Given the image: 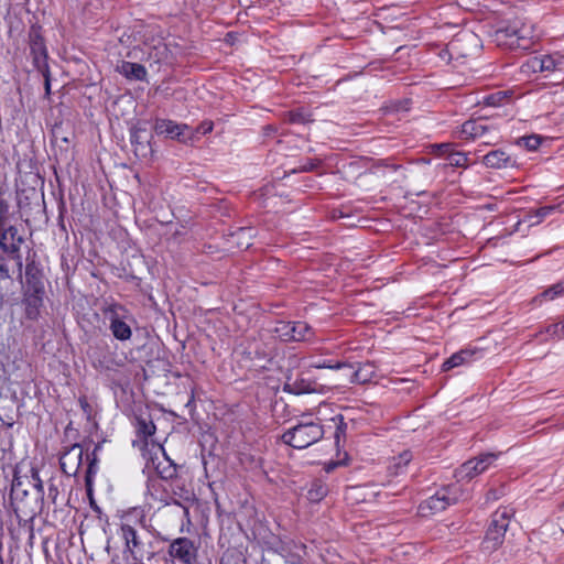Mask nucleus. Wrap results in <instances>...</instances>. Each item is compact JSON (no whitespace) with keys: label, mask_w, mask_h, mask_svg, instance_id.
Returning a JSON list of instances; mask_svg holds the SVG:
<instances>
[{"label":"nucleus","mask_w":564,"mask_h":564,"mask_svg":"<svg viewBox=\"0 0 564 564\" xmlns=\"http://www.w3.org/2000/svg\"><path fill=\"white\" fill-rule=\"evenodd\" d=\"M494 37L499 46L528 50L534 37V29L533 25L525 23L522 19L516 18L497 29Z\"/></svg>","instance_id":"1"},{"label":"nucleus","mask_w":564,"mask_h":564,"mask_svg":"<svg viewBox=\"0 0 564 564\" xmlns=\"http://www.w3.org/2000/svg\"><path fill=\"white\" fill-rule=\"evenodd\" d=\"M45 288L41 271L34 262L25 267V286L23 303L25 305V316L29 319H36L40 315V308L43 305Z\"/></svg>","instance_id":"2"},{"label":"nucleus","mask_w":564,"mask_h":564,"mask_svg":"<svg viewBox=\"0 0 564 564\" xmlns=\"http://www.w3.org/2000/svg\"><path fill=\"white\" fill-rule=\"evenodd\" d=\"M324 435L318 422H301L282 435V441L294 448H306L318 442Z\"/></svg>","instance_id":"3"},{"label":"nucleus","mask_w":564,"mask_h":564,"mask_svg":"<svg viewBox=\"0 0 564 564\" xmlns=\"http://www.w3.org/2000/svg\"><path fill=\"white\" fill-rule=\"evenodd\" d=\"M512 514V510L508 508L498 509L492 514L491 522L482 542V550L485 552L491 553L502 544L509 525V519Z\"/></svg>","instance_id":"4"},{"label":"nucleus","mask_w":564,"mask_h":564,"mask_svg":"<svg viewBox=\"0 0 564 564\" xmlns=\"http://www.w3.org/2000/svg\"><path fill=\"white\" fill-rule=\"evenodd\" d=\"M462 494L455 486L446 487L429 497L420 503L419 512L423 517L444 511L449 505L456 503L460 499Z\"/></svg>","instance_id":"5"},{"label":"nucleus","mask_w":564,"mask_h":564,"mask_svg":"<svg viewBox=\"0 0 564 564\" xmlns=\"http://www.w3.org/2000/svg\"><path fill=\"white\" fill-rule=\"evenodd\" d=\"M121 536L124 540V554L134 562H141L149 553L145 549L144 530L139 531L131 524L123 523L120 528Z\"/></svg>","instance_id":"6"},{"label":"nucleus","mask_w":564,"mask_h":564,"mask_svg":"<svg viewBox=\"0 0 564 564\" xmlns=\"http://www.w3.org/2000/svg\"><path fill=\"white\" fill-rule=\"evenodd\" d=\"M24 237L13 224L0 226V249L15 261L19 271H22L21 246Z\"/></svg>","instance_id":"7"},{"label":"nucleus","mask_w":564,"mask_h":564,"mask_svg":"<svg viewBox=\"0 0 564 564\" xmlns=\"http://www.w3.org/2000/svg\"><path fill=\"white\" fill-rule=\"evenodd\" d=\"M523 72L564 73V54L554 52L530 57L523 65Z\"/></svg>","instance_id":"8"},{"label":"nucleus","mask_w":564,"mask_h":564,"mask_svg":"<svg viewBox=\"0 0 564 564\" xmlns=\"http://www.w3.org/2000/svg\"><path fill=\"white\" fill-rule=\"evenodd\" d=\"M499 454L485 453L474 457L459 466L455 471L458 481H469L485 473L498 458Z\"/></svg>","instance_id":"9"},{"label":"nucleus","mask_w":564,"mask_h":564,"mask_svg":"<svg viewBox=\"0 0 564 564\" xmlns=\"http://www.w3.org/2000/svg\"><path fill=\"white\" fill-rule=\"evenodd\" d=\"M123 311V307L117 304L109 305L104 311L106 317L109 319V329L113 337L121 341L130 339L132 335L131 327L121 315V312Z\"/></svg>","instance_id":"10"},{"label":"nucleus","mask_w":564,"mask_h":564,"mask_svg":"<svg viewBox=\"0 0 564 564\" xmlns=\"http://www.w3.org/2000/svg\"><path fill=\"white\" fill-rule=\"evenodd\" d=\"M34 178V184L29 185L26 178H20L15 183L17 189V204L21 212L31 208L33 204L39 205L40 193L37 191V181Z\"/></svg>","instance_id":"11"},{"label":"nucleus","mask_w":564,"mask_h":564,"mask_svg":"<svg viewBox=\"0 0 564 564\" xmlns=\"http://www.w3.org/2000/svg\"><path fill=\"white\" fill-rule=\"evenodd\" d=\"M83 454L84 451L79 444L68 447L59 458L63 473L67 476H75L82 466Z\"/></svg>","instance_id":"12"},{"label":"nucleus","mask_w":564,"mask_h":564,"mask_svg":"<svg viewBox=\"0 0 564 564\" xmlns=\"http://www.w3.org/2000/svg\"><path fill=\"white\" fill-rule=\"evenodd\" d=\"M169 554L184 564H192L196 557V549L189 539L177 538L170 544Z\"/></svg>","instance_id":"13"},{"label":"nucleus","mask_w":564,"mask_h":564,"mask_svg":"<svg viewBox=\"0 0 564 564\" xmlns=\"http://www.w3.org/2000/svg\"><path fill=\"white\" fill-rule=\"evenodd\" d=\"M491 130L492 127L487 124L482 119H471L464 122L456 133L459 139L475 140L487 137Z\"/></svg>","instance_id":"14"},{"label":"nucleus","mask_w":564,"mask_h":564,"mask_svg":"<svg viewBox=\"0 0 564 564\" xmlns=\"http://www.w3.org/2000/svg\"><path fill=\"white\" fill-rule=\"evenodd\" d=\"M189 128L187 124L177 123L169 119H156L154 123V131L159 135H165L171 139H177L184 141L186 138V131Z\"/></svg>","instance_id":"15"},{"label":"nucleus","mask_w":564,"mask_h":564,"mask_svg":"<svg viewBox=\"0 0 564 564\" xmlns=\"http://www.w3.org/2000/svg\"><path fill=\"white\" fill-rule=\"evenodd\" d=\"M449 147L451 145L447 143H442V144L437 145V149L441 151L442 154H446V153H448V154L444 159V162L440 163L437 165L438 170L436 171V173L446 174V175L454 174V173H456L455 167L466 165L467 158L465 156V154L459 153V152L451 153Z\"/></svg>","instance_id":"16"},{"label":"nucleus","mask_w":564,"mask_h":564,"mask_svg":"<svg viewBox=\"0 0 564 564\" xmlns=\"http://www.w3.org/2000/svg\"><path fill=\"white\" fill-rule=\"evenodd\" d=\"M151 135L145 126H134L130 131V140L134 147V152L139 156H148L152 153L150 143Z\"/></svg>","instance_id":"17"},{"label":"nucleus","mask_w":564,"mask_h":564,"mask_svg":"<svg viewBox=\"0 0 564 564\" xmlns=\"http://www.w3.org/2000/svg\"><path fill=\"white\" fill-rule=\"evenodd\" d=\"M283 390L293 394L315 393L319 391V386L316 381L303 376H288Z\"/></svg>","instance_id":"18"},{"label":"nucleus","mask_w":564,"mask_h":564,"mask_svg":"<svg viewBox=\"0 0 564 564\" xmlns=\"http://www.w3.org/2000/svg\"><path fill=\"white\" fill-rule=\"evenodd\" d=\"M278 552L284 557L286 563L302 564L306 556V545L293 540L281 542Z\"/></svg>","instance_id":"19"},{"label":"nucleus","mask_w":564,"mask_h":564,"mask_svg":"<svg viewBox=\"0 0 564 564\" xmlns=\"http://www.w3.org/2000/svg\"><path fill=\"white\" fill-rule=\"evenodd\" d=\"M30 48H31V54L33 55V61H34L36 68L40 72L46 70L47 69L46 47H45L43 37L37 32H32L30 34Z\"/></svg>","instance_id":"20"},{"label":"nucleus","mask_w":564,"mask_h":564,"mask_svg":"<svg viewBox=\"0 0 564 564\" xmlns=\"http://www.w3.org/2000/svg\"><path fill=\"white\" fill-rule=\"evenodd\" d=\"M484 164L492 169H509L518 166L517 161L505 151L495 150L484 156Z\"/></svg>","instance_id":"21"},{"label":"nucleus","mask_w":564,"mask_h":564,"mask_svg":"<svg viewBox=\"0 0 564 564\" xmlns=\"http://www.w3.org/2000/svg\"><path fill=\"white\" fill-rule=\"evenodd\" d=\"M479 350L477 348H466L462 349L458 352L453 354L448 359H446L442 365L443 371H448L453 368L462 366L464 364L473 360L474 356L477 355Z\"/></svg>","instance_id":"22"},{"label":"nucleus","mask_w":564,"mask_h":564,"mask_svg":"<svg viewBox=\"0 0 564 564\" xmlns=\"http://www.w3.org/2000/svg\"><path fill=\"white\" fill-rule=\"evenodd\" d=\"M116 70L128 79L144 80L147 69L143 65L122 61L116 66Z\"/></svg>","instance_id":"23"},{"label":"nucleus","mask_w":564,"mask_h":564,"mask_svg":"<svg viewBox=\"0 0 564 564\" xmlns=\"http://www.w3.org/2000/svg\"><path fill=\"white\" fill-rule=\"evenodd\" d=\"M315 336L313 328L305 322H292L290 341H311Z\"/></svg>","instance_id":"24"},{"label":"nucleus","mask_w":564,"mask_h":564,"mask_svg":"<svg viewBox=\"0 0 564 564\" xmlns=\"http://www.w3.org/2000/svg\"><path fill=\"white\" fill-rule=\"evenodd\" d=\"M376 375L375 366L370 362L362 364L350 376L351 383L365 384L372 380Z\"/></svg>","instance_id":"25"},{"label":"nucleus","mask_w":564,"mask_h":564,"mask_svg":"<svg viewBox=\"0 0 564 564\" xmlns=\"http://www.w3.org/2000/svg\"><path fill=\"white\" fill-rule=\"evenodd\" d=\"M177 489H178V491L176 489H174L173 494L175 496H177L180 499L178 500L175 499L173 501V503L182 507L184 509L185 516H188L189 510H188V506H186V505L193 503L195 501V495L192 491L184 489L183 487H177Z\"/></svg>","instance_id":"26"},{"label":"nucleus","mask_w":564,"mask_h":564,"mask_svg":"<svg viewBox=\"0 0 564 564\" xmlns=\"http://www.w3.org/2000/svg\"><path fill=\"white\" fill-rule=\"evenodd\" d=\"M544 139L539 134L524 135L516 140L519 148H523L529 152L536 151Z\"/></svg>","instance_id":"27"},{"label":"nucleus","mask_w":564,"mask_h":564,"mask_svg":"<svg viewBox=\"0 0 564 564\" xmlns=\"http://www.w3.org/2000/svg\"><path fill=\"white\" fill-rule=\"evenodd\" d=\"M564 295V280L552 285L551 288L546 289L544 292H542L539 296L534 299L535 302H542L543 300H554L558 296Z\"/></svg>","instance_id":"28"},{"label":"nucleus","mask_w":564,"mask_h":564,"mask_svg":"<svg viewBox=\"0 0 564 564\" xmlns=\"http://www.w3.org/2000/svg\"><path fill=\"white\" fill-rule=\"evenodd\" d=\"M292 322L278 321L272 328V333L275 334L282 341H290Z\"/></svg>","instance_id":"29"},{"label":"nucleus","mask_w":564,"mask_h":564,"mask_svg":"<svg viewBox=\"0 0 564 564\" xmlns=\"http://www.w3.org/2000/svg\"><path fill=\"white\" fill-rule=\"evenodd\" d=\"M14 214L10 212V205L7 200H0V226L12 224Z\"/></svg>","instance_id":"30"},{"label":"nucleus","mask_w":564,"mask_h":564,"mask_svg":"<svg viewBox=\"0 0 564 564\" xmlns=\"http://www.w3.org/2000/svg\"><path fill=\"white\" fill-rule=\"evenodd\" d=\"M155 425L152 421L138 419V433L144 437L152 436L155 433Z\"/></svg>","instance_id":"31"},{"label":"nucleus","mask_w":564,"mask_h":564,"mask_svg":"<svg viewBox=\"0 0 564 564\" xmlns=\"http://www.w3.org/2000/svg\"><path fill=\"white\" fill-rule=\"evenodd\" d=\"M400 166L395 165L381 164L373 166L370 173L379 176H389L394 173H400Z\"/></svg>","instance_id":"32"},{"label":"nucleus","mask_w":564,"mask_h":564,"mask_svg":"<svg viewBox=\"0 0 564 564\" xmlns=\"http://www.w3.org/2000/svg\"><path fill=\"white\" fill-rule=\"evenodd\" d=\"M327 494V488L323 484H314L308 490V498L311 501H319Z\"/></svg>","instance_id":"33"},{"label":"nucleus","mask_w":564,"mask_h":564,"mask_svg":"<svg viewBox=\"0 0 564 564\" xmlns=\"http://www.w3.org/2000/svg\"><path fill=\"white\" fill-rule=\"evenodd\" d=\"M412 459V454L410 452H403L398 457H395L393 460V468L394 473L399 474L403 467H405Z\"/></svg>","instance_id":"34"},{"label":"nucleus","mask_w":564,"mask_h":564,"mask_svg":"<svg viewBox=\"0 0 564 564\" xmlns=\"http://www.w3.org/2000/svg\"><path fill=\"white\" fill-rule=\"evenodd\" d=\"M28 494V489L24 487V482L21 478H14L11 488V496L18 498L20 496H25Z\"/></svg>","instance_id":"35"},{"label":"nucleus","mask_w":564,"mask_h":564,"mask_svg":"<svg viewBox=\"0 0 564 564\" xmlns=\"http://www.w3.org/2000/svg\"><path fill=\"white\" fill-rule=\"evenodd\" d=\"M52 137H53V142L55 144H59V143L68 144L69 143V138L67 135L63 134L61 126H55L53 128Z\"/></svg>","instance_id":"36"},{"label":"nucleus","mask_w":564,"mask_h":564,"mask_svg":"<svg viewBox=\"0 0 564 564\" xmlns=\"http://www.w3.org/2000/svg\"><path fill=\"white\" fill-rule=\"evenodd\" d=\"M289 122L291 123H306L311 120L307 118V116L302 111H290L289 112Z\"/></svg>","instance_id":"37"},{"label":"nucleus","mask_w":564,"mask_h":564,"mask_svg":"<svg viewBox=\"0 0 564 564\" xmlns=\"http://www.w3.org/2000/svg\"><path fill=\"white\" fill-rule=\"evenodd\" d=\"M10 278L9 260L4 256L0 254V279L7 280Z\"/></svg>","instance_id":"38"},{"label":"nucleus","mask_w":564,"mask_h":564,"mask_svg":"<svg viewBox=\"0 0 564 564\" xmlns=\"http://www.w3.org/2000/svg\"><path fill=\"white\" fill-rule=\"evenodd\" d=\"M545 333L549 334L552 338H564V333L561 330V323L549 325L545 328Z\"/></svg>","instance_id":"39"},{"label":"nucleus","mask_w":564,"mask_h":564,"mask_svg":"<svg viewBox=\"0 0 564 564\" xmlns=\"http://www.w3.org/2000/svg\"><path fill=\"white\" fill-rule=\"evenodd\" d=\"M503 99H507V96L502 93H498L496 95H490L488 97L485 98V104L488 105V106H500L501 105V101Z\"/></svg>","instance_id":"40"},{"label":"nucleus","mask_w":564,"mask_h":564,"mask_svg":"<svg viewBox=\"0 0 564 564\" xmlns=\"http://www.w3.org/2000/svg\"><path fill=\"white\" fill-rule=\"evenodd\" d=\"M312 368H316V369H341L344 367H346V364L345 362H337V364H329V362H316V364H312L311 365Z\"/></svg>","instance_id":"41"},{"label":"nucleus","mask_w":564,"mask_h":564,"mask_svg":"<svg viewBox=\"0 0 564 564\" xmlns=\"http://www.w3.org/2000/svg\"><path fill=\"white\" fill-rule=\"evenodd\" d=\"M159 473L162 478L169 479V478H173L176 475V468L173 466H169Z\"/></svg>","instance_id":"42"},{"label":"nucleus","mask_w":564,"mask_h":564,"mask_svg":"<svg viewBox=\"0 0 564 564\" xmlns=\"http://www.w3.org/2000/svg\"><path fill=\"white\" fill-rule=\"evenodd\" d=\"M552 210H553L552 207H542V208L538 209L536 215H535L538 217V220L533 221V224H538L542 218L547 216Z\"/></svg>","instance_id":"43"},{"label":"nucleus","mask_w":564,"mask_h":564,"mask_svg":"<svg viewBox=\"0 0 564 564\" xmlns=\"http://www.w3.org/2000/svg\"><path fill=\"white\" fill-rule=\"evenodd\" d=\"M253 235V229L252 228H239L238 231L236 232V236L240 239V238H245V237H248V238H251Z\"/></svg>","instance_id":"44"},{"label":"nucleus","mask_w":564,"mask_h":564,"mask_svg":"<svg viewBox=\"0 0 564 564\" xmlns=\"http://www.w3.org/2000/svg\"><path fill=\"white\" fill-rule=\"evenodd\" d=\"M213 130V122L210 121H207V122H203L198 128H197V132L202 133V134H206L208 132H210Z\"/></svg>","instance_id":"45"},{"label":"nucleus","mask_w":564,"mask_h":564,"mask_svg":"<svg viewBox=\"0 0 564 564\" xmlns=\"http://www.w3.org/2000/svg\"><path fill=\"white\" fill-rule=\"evenodd\" d=\"M33 487L37 490L39 494L43 492V485L36 473L32 474Z\"/></svg>","instance_id":"46"},{"label":"nucleus","mask_w":564,"mask_h":564,"mask_svg":"<svg viewBox=\"0 0 564 564\" xmlns=\"http://www.w3.org/2000/svg\"><path fill=\"white\" fill-rule=\"evenodd\" d=\"M95 462L96 459H91L89 465H88V468H87V475H86V485L89 486L90 485V475L94 473V468H95Z\"/></svg>","instance_id":"47"},{"label":"nucleus","mask_w":564,"mask_h":564,"mask_svg":"<svg viewBox=\"0 0 564 564\" xmlns=\"http://www.w3.org/2000/svg\"><path fill=\"white\" fill-rule=\"evenodd\" d=\"M500 497V492L496 489H490L486 495V501L497 500Z\"/></svg>","instance_id":"48"},{"label":"nucleus","mask_w":564,"mask_h":564,"mask_svg":"<svg viewBox=\"0 0 564 564\" xmlns=\"http://www.w3.org/2000/svg\"><path fill=\"white\" fill-rule=\"evenodd\" d=\"M313 167V164H310V166L307 165H301L300 167L297 169H293L291 170V173H303V172H308L311 171Z\"/></svg>","instance_id":"49"},{"label":"nucleus","mask_w":564,"mask_h":564,"mask_svg":"<svg viewBox=\"0 0 564 564\" xmlns=\"http://www.w3.org/2000/svg\"><path fill=\"white\" fill-rule=\"evenodd\" d=\"M339 421H340V424L337 426V431H336V437L339 436V433L343 432V427L341 425H344L343 423V416H339Z\"/></svg>","instance_id":"50"},{"label":"nucleus","mask_w":564,"mask_h":564,"mask_svg":"<svg viewBox=\"0 0 564 564\" xmlns=\"http://www.w3.org/2000/svg\"><path fill=\"white\" fill-rule=\"evenodd\" d=\"M561 330L564 333V319L561 322Z\"/></svg>","instance_id":"51"},{"label":"nucleus","mask_w":564,"mask_h":564,"mask_svg":"<svg viewBox=\"0 0 564 564\" xmlns=\"http://www.w3.org/2000/svg\"><path fill=\"white\" fill-rule=\"evenodd\" d=\"M261 564H270V563L265 558H262Z\"/></svg>","instance_id":"52"},{"label":"nucleus","mask_w":564,"mask_h":564,"mask_svg":"<svg viewBox=\"0 0 564 564\" xmlns=\"http://www.w3.org/2000/svg\"><path fill=\"white\" fill-rule=\"evenodd\" d=\"M48 89H50V84H48V82H46V90H48Z\"/></svg>","instance_id":"53"},{"label":"nucleus","mask_w":564,"mask_h":564,"mask_svg":"<svg viewBox=\"0 0 564 564\" xmlns=\"http://www.w3.org/2000/svg\"><path fill=\"white\" fill-rule=\"evenodd\" d=\"M562 429H564V422L562 423Z\"/></svg>","instance_id":"54"}]
</instances>
